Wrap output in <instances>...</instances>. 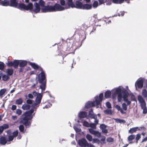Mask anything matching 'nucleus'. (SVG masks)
Returning a JSON list of instances; mask_svg holds the SVG:
<instances>
[{
  "label": "nucleus",
  "instance_id": "f257e3e1",
  "mask_svg": "<svg viewBox=\"0 0 147 147\" xmlns=\"http://www.w3.org/2000/svg\"><path fill=\"white\" fill-rule=\"evenodd\" d=\"M39 4V5L43 7L41 9V11L43 13L62 11L65 9L64 7L61 6L59 4L57 3H55L53 6L50 5L44 6L45 3L42 0H40Z\"/></svg>",
  "mask_w": 147,
  "mask_h": 147
},
{
  "label": "nucleus",
  "instance_id": "f03ea898",
  "mask_svg": "<svg viewBox=\"0 0 147 147\" xmlns=\"http://www.w3.org/2000/svg\"><path fill=\"white\" fill-rule=\"evenodd\" d=\"M103 94L102 93L100 94L98 96H96L95 97V100L93 102L89 101L86 103L85 105V107L86 109L94 107L95 105L98 106L103 100Z\"/></svg>",
  "mask_w": 147,
  "mask_h": 147
},
{
  "label": "nucleus",
  "instance_id": "7ed1b4c3",
  "mask_svg": "<svg viewBox=\"0 0 147 147\" xmlns=\"http://www.w3.org/2000/svg\"><path fill=\"white\" fill-rule=\"evenodd\" d=\"M38 81L41 84L40 88L42 90H44L45 89L46 83L45 74L43 73H40L38 75Z\"/></svg>",
  "mask_w": 147,
  "mask_h": 147
},
{
  "label": "nucleus",
  "instance_id": "20e7f679",
  "mask_svg": "<svg viewBox=\"0 0 147 147\" xmlns=\"http://www.w3.org/2000/svg\"><path fill=\"white\" fill-rule=\"evenodd\" d=\"M73 42L72 39L67 40L66 41L67 48L66 52L67 54L74 53L75 49H74V46H73Z\"/></svg>",
  "mask_w": 147,
  "mask_h": 147
},
{
  "label": "nucleus",
  "instance_id": "39448f33",
  "mask_svg": "<svg viewBox=\"0 0 147 147\" xmlns=\"http://www.w3.org/2000/svg\"><path fill=\"white\" fill-rule=\"evenodd\" d=\"M17 8L21 10L23 9L25 10H30L32 11L33 8V5L32 3H29L27 5L23 3H20L18 4Z\"/></svg>",
  "mask_w": 147,
  "mask_h": 147
},
{
  "label": "nucleus",
  "instance_id": "423d86ee",
  "mask_svg": "<svg viewBox=\"0 0 147 147\" xmlns=\"http://www.w3.org/2000/svg\"><path fill=\"white\" fill-rule=\"evenodd\" d=\"M34 111V109H32L30 110L25 112L23 114L22 116H24V117L30 119H32V117L31 115L33 113Z\"/></svg>",
  "mask_w": 147,
  "mask_h": 147
},
{
  "label": "nucleus",
  "instance_id": "0eeeda50",
  "mask_svg": "<svg viewBox=\"0 0 147 147\" xmlns=\"http://www.w3.org/2000/svg\"><path fill=\"white\" fill-rule=\"evenodd\" d=\"M123 94V98L124 101L127 102V105H129L131 104V101L129 100L127 97L129 95V93L126 90H123L122 92Z\"/></svg>",
  "mask_w": 147,
  "mask_h": 147
},
{
  "label": "nucleus",
  "instance_id": "6e6552de",
  "mask_svg": "<svg viewBox=\"0 0 147 147\" xmlns=\"http://www.w3.org/2000/svg\"><path fill=\"white\" fill-rule=\"evenodd\" d=\"M42 96L41 94L38 93V94L37 96L35 102L32 105V106L33 108H34L36 106L39 105L40 103L42 98Z\"/></svg>",
  "mask_w": 147,
  "mask_h": 147
},
{
  "label": "nucleus",
  "instance_id": "1a4fd4ad",
  "mask_svg": "<svg viewBox=\"0 0 147 147\" xmlns=\"http://www.w3.org/2000/svg\"><path fill=\"white\" fill-rule=\"evenodd\" d=\"M83 4L81 2L77 1L75 2V4L73 3L71 7L72 8H76L78 9H82Z\"/></svg>",
  "mask_w": 147,
  "mask_h": 147
},
{
  "label": "nucleus",
  "instance_id": "9d476101",
  "mask_svg": "<svg viewBox=\"0 0 147 147\" xmlns=\"http://www.w3.org/2000/svg\"><path fill=\"white\" fill-rule=\"evenodd\" d=\"M78 144L81 147L88 146L89 144L85 138H82L78 140Z\"/></svg>",
  "mask_w": 147,
  "mask_h": 147
},
{
  "label": "nucleus",
  "instance_id": "9b49d317",
  "mask_svg": "<svg viewBox=\"0 0 147 147\" xmlns=\"http://www.w3.org/2000/svg\"><path fill=\"white\" fill-rule=\"evenodd\" d=\"M29 64L31 65L32 67L34 69H39L41 71V73L43 72L45 74V72L43 71V69L40 66H39L37 64H36L35 63H33L31 62H30L29 63Z\"/></svg>",
  "mask_w": 147,
  "mask_h": 147
},
{
  "label": "nucleus",
  "instance_id": "f8f14e48",
  "mask_svg": "<svg viewBox=\"0 0 147 147\" xmlns=\"http://www.w3.org/2000/svg\"><path fill=\"white\" fill-rule=\"evenodd\" d=\"M90 133L95 136L98 138H100L101 136V134L98 131L94 130L93 129L90 128L89 129Z\"/></svg>",
  "mask_w": 147,
  "mask_h": 147
},
{
  "label": "nucleus",
  "instance_id": "ddd939ff",
  "mask_svg": "<svg viewBox=\"0 0 147 147\" xmlns=\"http://www.w3.org/2000/svg\"><path fill=\"white\" fill-rule=\"evenodd\" d=\"M90 133L95 136L98 138H100L101 136V134L98 131L94 130L93 129L90 128L89 129Z\"/></svg>",
  "mask_w": 147,
  "mask_h": 147
},
{
  "label": "nucleus",
  "instance_id": "4468645a",
  "mask_svg": "<svg viewBox=\"0 0 147 147\" xmlns=\"http://www.w3.org/2000/svg\"><path fill=\"white\" fill-rule=\"evenodd\" d=\"M144 80L143 79H141L137 81L135 84L136 87L137 86L138 88H141L143 87Z\"/></svg>",
  "mask_w": 147,
  "mask_h": 147
},
{
  "label": "nucleus",
  "instance_id": "2eb2a0df",
  "mask_svg": "<svg viewBox=\"0 0 147 147\" xmlns=\"http://www.w3.org/2000/svg\"><path fill=\"white\" fill-rule=\"evenodd\" d=\"M30 119L26 118V117H24L23 119V124L25 125L26 127H28L31 125V123L28 121L29 120H31Z\"/></svg>",
  "mask_w": 147,
  "mask_h": 147
},
{
  "label": "nucleus",
  "instance_id": "dca6fc26",
  "mask_svg": "<svg viewBox=\"0 0 147 147\" xmlns=\"http://www.w3.org/2000/svg\"><path fill=\"white\" fill-rule=\"evenodd\" d=\"M35 8L34 9H33L32 11L35 13H37L39 12L40 10V8L39 4L36 2L34 4Z\"/></svg>",
  "mask_w": 147,
  "mask_h": 147
},
{
  "label": "nucleus",
  "instance_id": "f3484780",
  "mask_svg": "<svg viewBox=\"0 0 147 147\" xmlns=\"http://www.w3.org/2000/svg\"><path fill=\"white\" fill-rule=\"evenodd\" d=\"M18 5L17 0H10L9 6L17 8Z\"/></svg>",
  "mask_w": 147,
  "mask_h": 147
},
{
  "label": "nucleus",
  "instance_id": "a211bd4d",
  "mask_svg": "<svg viewBox=\"0 0 147 147\" xmlns=\"http://www.w3.org/2000/svg\"><path fill=\"white\" fill-rule=\"evenodd\" d=\"M87 115V113L86 111H81L78 114V116L80 119L86 118Z\"/></svg>",
  "mask_w": 147,
  "mask_h": 147
},
{
  "label": "nucleus",
  "instance_id": "6ab92c4d",
  "mask_svg": "<svg viewBox=\"0 0 147 147\" xmlns=\"http://www.w3.org/2000/svg\"><path fill=\"white\" fill-rule=\"evenodd\" d=\"M88 116L90 118L94 119H97V116L93 113V109H91L89 111Z\"/></svg>",
  "mask_w": 147,
  "mask_h": 147
},
{
  "label": "nucleus",
  "instance_id": "aec40b11",
  "mask_svg": "<svg viewBox=\"0 0 147 147\" xmlns=\"http://www.w3.org/2000/svg\"><path fill=\"white\" fill-rule=\"evenodd\" d=\"M138 100L140 103L141 106L146 104V102L144 98L141 96H139L138 97Z\"/></svg>",
  "mask_w": 147,
  "mask_h": 147
},
{
  "label": "nucleus",
  "instance_id": "412c9836",
  "mask_svg": "<svg viewBox=\"0 0 147 147\" xmlns=\"http://www.w3.org/2000/svg\"><path fill=\"white\" fill-rule=\"evenodd\" d=\"M7 142L6 138L4 136H1L0 138V144L3 145H5Z\"/></svg>",
  "mask_w": 147,
  "mask_h": 147
},
{
  "label": "nucleus",
  "instance_id": "4be33fe9",
  "mask_svg": "<svg viewBox=\"0 0 147 147\" xmlns=\"http://www.w3.org/2000/svg\"><path fill=\"white\" fill-rule=\"evenodd\" d=\"M92 4H83L82 9L89 10L91 9L92 8Z\"/></svg>",
  "mask_w": 147,
  "mask_h": 147
},
{
  "label": "nucleus",
  "instance_id": "5701e85b",
  "mask_svg": "<svg viewBox=\"0 0 147 147\" xmlns=\"http://www.w3.org/2000/svg\"><path fill=\"white\" fill-rule=\"evenodd\" d=\"M31 106L27 104H23L22 107V109L24 110H28L30 109Z\"/></svg>",
  "mask_w": 147,
  "mask_h": 147
},
{
  "label": "nucleus",
  "instance_id": "b1692460",
  "mask_svg": "<svg viewBox=\"0 0 147 147\" xmlns=\"http://www.w3.org/2000/svg\"><path fill=\"white\" fill-rule=\"evenodd\" d=\"M27 64V62L25 60L21 61H19V65L20 67H23L26 66Z\"/></svg>",
  "mask_w": 147,
  "mask_h": 147
},
{
  "label": "nucleus",
  "instance_id": "393cba45",
  "mask_svg": "<svg viewBox=\"0 0 147 147\" xmlns=\"http://www.w3.org/2000/svg\"><path fill=\"white\" fill-rule=\"evenodd\" d=\"M19 64V61L18 60H15L13 61V66L14 68L16 69L18 68Z\"/></svg>",
  "mask_w": 147,
  "mask_h": 147
},
{
  "label": "nucleus",
  "instance_id": "a878e982",
  "mask_svg": "<svg viewBox=\"0 0 147 147\" xmlns=\"http://www.w3.org/2000/svg\"><path fill=\"white\" fill-rule=\"evenodd\" d=\"M135 137L134 135H131L128 136L127 138L128 141L129 142V143H132L133 142L132 141L134 139Z\"/></svg>",
  "mask_w": 147,
  "mask_h": 147
},
{
  "label": "nucleus",
  "instance_id": "bb28decb",
  "mask_svg": "<svg viewBox=\"0 0 147 147\" xmlns=\"http://www.w3.org/2000/svg\"><path fill=\"white\" fill-rule=\"evenodd\" d=\"M1 4L3 6H9V3L7 0H4L1 2Z\"/></svg>",
  "mask_w": 147,
  "mask_h": 147
},
{
  "label": "nucleus",
  "instance_id": "cd10ccee",
  "mask_svg": "<svg viewBox=\"0 0 147 147\" xmlns=\"http://www.w3.org/2000/svg\"><path fill=\"white\" fill-rule=\"evenodd\" d=\"M111 92L110 91L108 90L106 91L105 94V97L106 98H110L111 95Z\"/></svg>",
  "mask_w": 147,
  "mask_h": 147
},
{
  "label": "nucleus",
  "instance_id": "c85d7f7f",
  "mask_svg": "<svg viewBox=\"0 0 147 147\" xmlns=\"http://www.w3.org/2000/svg\"><path fill=\"white\" fill-rule=\"evenodd\" d=\"M0 75L2 76V80L4 81H6L9 79V77L8 76L3 74L2 73H0Z\"/></svg>",
  "mask_w": 147,
  "mask_h": 147
},
{
  "label": "nucleus",
  "instance_id": "c756f323",
  "mask_svg": "<svg viewBox=\"0 0 147 147\" xmlns=\"http://www.w3.org/2000/svg\"><path fill=\"white\" fill-rule=\"evenodd\" d=\"M115 108L119 111H120L121 113L122 114L126 113V112H124L123 109H121V107L118 105H116L115 106Z\"/></svg>",
  "mask_w": 147,
  "mask_h": 147
},
{
  "label": "nucleus",
  "instance_id": "7c9ffc66",
  "mask_svg": "<svg viewBox=\"0 0 147 147\" xmlns=\"http://www.w3.org/2000/svg\"><path fill=\"white\" fill-rule=\"evenodd\" d=\"M141 109L143 110V113L146 114L147 113V108L146 107V104L143 105L141 106Z\"/></svg>",
  "mask_w": 147,
  "mask_h": 147
},
{
  "label": "nucleus",
  "instance_id": "2f4dec72",
  "mask_svg": "<svg viewBox=\"0 0 147 147\" xmlns=\"http://www.w3.org/2000/svg\"><path fill=\"white\" fill-rule=\"evenodd\" d=\"M138 127H136L131 128L129 131V133L132 134L136 132L138 129Z\"/></svg>",
  "mask_w": 147,
  "mask_h": 147
},
{
  "label": "nucleus",
  "instance_id": "473e14b6",
  "mask_svg": "<svg viewBox=\"0 0 147 147\" xmlns=\"http://www.w3.org/2000/svg\"><path fill=\"white\" fill-rule=\"evenodd\" d=\"M23 102L22 99L20 98L16 100V104L18 105H21Z\"/></svg>",
  "mask_w": 147,
  "mask_h": 147
},
{
  "label": "nucleus",
  "instance_id": "72a5a7b5",
  "mask_svg": "<svg viewBox=\"0 0 147 147\" xmlns=\"http://www.w3.org/2000/svg\"><path fill=\"white\" fill-rule=\"evenodd\" d=\"M7 73L8 75L11 76H12L13 72V70L12 69H8L7 70Z\"/></svg>",
  "mask_w": 147,
  "mask_h": 147
},
{
  "label": "nucleus",
  "instance_id": "f704fd0d",
  "mask_svg": "<svg viewBox=\"0 0 147 147\" xmlns=\"http://www.w3.org/2000/svg\"><path fill=\"white\" fill-rule=\"evenodd\" d=\"M141 138V134H138L136 135V137L135 138L136 143L137 144L138 142V140Z\"/></svg>",
  "mask_w": 147,
  "mask_h": 147
},
{
  "label": "nucleus",
  "instance_id": "c9c22d12",
  "mask_svg": "<svg viewBox=\"0 0 147 147\" xmlns=\"http://www.w3.org/2000/svg\"><path fill=\"white\" fill-rule=\"evenodd\" d=\"M142 94L144 97L147 98V91L146 89H144L142 90Z\"/></svg>",
  "mask_w": 147,
  "mask_h": 147
},
{
  "label": "nucleus",
  "instance_id": "e433bc0d",
  "mask_svg": "<svg viewBox=\"0 0 147 147\" xmlns=\"http://www.w3.org/2000/svg\"><path fill=\"white\" fill-rule=\"evenodd\" d=\"M128 105H127H127H126L125 103H123L122 104V109H123V110L125 111H126L127 110V107Z\"/></svg>",
  "mask_w": 147,
  "mask_h": 147
},
{
  "label": "nucleus",
  "instance_id": "4c0bfd02",
  "mask_svg": "<svg viewBox=\"0 0 147 147\" xmlns=\"http://www.w3.org/2000/svg\"><path fill=\"white\" fill-rule=\"evenodd\" d=\"M86 138L89 141H91L92 140V136L89 134H87Z\"/></svg>",
  "mask_w": 147,
  "mask_h": 147
},
{
  "label": "nucleus",
  "instance_id": "58836bf2",
  "mask_svg": "<svg viewBox=\"0 0 147 147\" xmlns=\"http://www.w3.org/2000/svg\"><path fill=\"white\" fill-rule=\"evenodd\" d=\"M121 89L120 88H118L116 89L114 92V93L116 94H121Z\"/></svg>",
  "mask_w": 147,
  "mask_h": 147
},
{
  "label": "nucleus",
  "instance_id": "ea45409f",
  "mask_svg": "<svg viewBox=\"0 0 147 147\" xmlns=\"http://www.w3.org/2000/svg\"><path fill=\"white\" fill-rule=\"evenodd\" d=\"M5 64L3 62H0V70H3L5 68Z\"/></svg>",
  "mask_w": 147,
  "mask_h": 147
},
{
  "label": "nucleus",
  "instance_id": "a19ab883",
  "mask_svg": "<svg viewBox=\"0 0 147 147\" xmlns=\"http://www.w3.org/2000/svg\"><path fill=\"white\" fill-rule=\"evenodd\" d=\"M6 90L5 88L2 89L0 90V96L3 95L5 92Z\"/></svg>",
  "mask_w": 147,
  "mask_h": 147
},
{
  "label": "nucleus",
  "instance_id": "79ce46f5",
  "mask_svg": "<svg viewBox=\"0 0 147 147\" xmlns=\"http://www.w3.org/2000/svg\"><path fill=\"white\" fill-rule=\"evenodd\" d=\"M123 98V96L121 93L119 94H118V100L119 102H121L122 98Z\"/></svg>",
  "mask_w": 147,
  "mask_h": 147
},
{
  "label": "nucleus",
  "instance_id": "37998d69",
  "mask_svg": "<svg viewBox=\"0 0 147 147\" xmlns=\"http://www.w3.org/2000/svg\"><path fill=\"white\" fill-rule=\"evenodd\" d=\"M107 141L109 143H112L114 141V139L111 137H109L107 138Z\"/></svg>",
  "mask_w": 147,
  "mask_h": 147
},
{
  "label": "nucleus",
  "instance_id": "c03bdc74",
  "mask_svg": "<svg viewBox=\"0 0 147 147\" xmlns=\"http://www.w3.org/2000/svg\"><path fill=\"white\" fill-rule=\"evenodd\" d=\"M89 127H90L93 129H96V124L94 123H90L89 124Z\"/></svg>",
  "mask_w": 147,
  "mask_h": 147
},
{
  "label": "nucleus",
  "instance_id": "a18cd8bd",
  "mask_svg": "<svg viewBox=\"0 0 147 147\" xmlns=\"http://www.w3.org/2000/svg\"><path fill=\"white\" fill-rule=\"evenodd\" d=\"M98 6V3L97 1H95L93 3L92 6L94 8H96Z\"/></svg>",
  "mask_w": 147,
  "mask_h": 147
},
{
  "label": "nucleus",
  "instance_id": "49530a36",
  "mask_svg": "<svg viewBox=\"0 0 147 147\" xmlns=\"http://www.w3.org/2000/svg\"><path fill=\"white\" fill-rule=\"evenodd\" d=\"M33 100H31L30 99H28L26 100V103L27 104H29V105L33 104Z\"/></svg>",
  "mask_w": 147,
  "mask_h": 147
},
{
  "label": "nucleus",
  "instance_id": "de8ad7c7",
  "mask_svg": "<svg viewBox=\"0 0 147 147\" xmlns=\"http://www.w3.org/2000/svg\"><path fill=\"white\" fill-rule=\"evenodd\" d=\"M67 4L70 7H71L74 3L73 2V0H67Z\"/></svg>",
  "mask_w": 147,
  "mask_h": 147
},
{
  "label": "nucleus",
  "instance_id": "09e8293b",
  "mask_svg": "<svg viewBox=\"0 0 147 147\" xmlns=\"http://www.w3.org/2000/svg\"><path fill=\"white\" fill-rule=\"evenodd\" d=\"M18 130H16L13 132L12 136H13V137H16L18 135Z\"/></svg>",
  "mask_w": 147,
  "mask_h": 147
},
{
  "label": "nucleus",
  "instance_id": "8fccbe9b",
  "mask_svg": "<svg viewBox=\"0 0 147 147\" xmlns=\"http://www.w3.org/2000/svg\"><path fill=\"white\" fill-rule=\"evenodd\" d=\"M89 123L86 121H84L83 122V125L84 126L87 127H89Z\"/></svg>",
  "mask_w": 147,
  "mask_h": 147
},
{
  "label": "nucleus",
  "instance_id": "3c124183",
  "mask_svg": "<svg viewBox=\"0 0 147 147\" xmlns=\"http://www.w3.org/2000/svg\"><path fill=\"white\" fill-rule=\"evenodd\" d=\"M19 129L21 132H23L24 130V127L22 125H20L19 127Z\"/></svg>",
  "mask_w": 147,
  "mask_h": 147
},
{
  "label": "nucleus",
  "instance_id": "603ef678",
  "mask_svg": "<svg viewBox=\"0 0 147 147\" xmlns=\"http://www.w3.org/2000/svg\"><path fill=\"white\" fill-rule=\"evenodd\" d=\"M3 128V130L4 129H6L8 128L9 127V126L8 124H5L1 126Z\"/></svg>",
  "mask_w": 147,
  "mask_h": 147
},
{
  "label": "nucleus",
  "instance_id": "864d4df0",
  "mask_svg": "<svg viewBox=\"0 0 147 147\" xmlns=\"http://www.w3.org/2000/svg\"><path fill=\"white\" fill-rule=\"evenodd\" d=\"M100 127L102 130L103 129H106L107 126L104 124H102L100 125Z\"/></svg>",
  "mask_w": 147,
  "mask_h": 147
},
{
  "label": "nucleus",
  "instance_id": "5fc2aeb1",
  "mask_svg": "<svg viewBox=\"0 0 147 147\" xmlns=\"http://www.w3.org/2000/svg\"><path fill=\"white\" fill-rule=\"evenodd\" d=\"M60 4L61 5H60L61 6H64L65 5V2L64 0H60Z\"/></svg>",
  "mask_w": 147,
  "mask_h": 147
},
{
  "label": "nucleus",
  "instance_id": "6e6d98bb",
  "mask_svg": "<svg viewBox=\"0 0 147 147\" xmlns=\"http://www.w3.org/2000/svg\"><path fill=\"white\" fill-rule=\"evenodd\" d=\"M22 113V111L19 109H18L16 111V113L18 115H20Z\"/></svg>",
  "mask_w": 147,
  "mask_h": 147
},
{
  "label": "nucleus",
  "instance_id": "4d7b16f0",
  "mask_svg": "<svg viewBox=\"0 0 147 147\" xmlns=\"http://www.w3.org/2000/svg\"><path fill=\"white\" fill-rule=\"evenodd\" d=\"M106 106L108 108H111V105L110 103L109 102H107L106 103Z\"/></svg>",
  "mask_w": 147,
  "mask_h": 147
},
{
  "label": "nucleus",
  "instance_id": "13d9d810",
  "mask_svg": "<svg viewBox=\"0 0 147 147\" xmlns=\"http://www.w3.org/2000/svg\"><path fill=\"white\" fill-rule=\"evenodd\" d=\"M138 129L139 130L143 131L145 130L146 128L144 127H141L139 128L138 127Z\"/></svg>",
  "mask_w": 147,
  "mask_h": 147
},
{
  "label": "nucleus",
  "instance_id": "bf43d9fd",
  "mask_svg": "<svg viewBox=\"0 0 147 147\" xmlns=\"http://www.w3.org/2000/svg\"><path fill=\"white\" fill-rule=\"evenodd\" d=\"M88 28V27L85 24H84L82 25L83 28H82V29L83 30H86Z\"/></svg>",
  "mask_w": 147,
  "mask_h": 147
},
{
  "label": "nucleus",
  "instance_id": "052dcab7",
  "mask_svg": "<svg viewBox=\"0 0 147 147\" xmlns=\"http://www.w3.org/2000/svg\"><path fill=\"white\" fill-rule=\"evenodd\" d=\"M7 65L9 67L13 66V61H9Z\"/></svg>",
  "mask_w": 147,
  "mask_h": 147
},
{
  "label": "nucleus",
  "instance_id": "680f3d73",
  "mask_svg": "<svg viewBox=\"0 0 147 147\" xmlns=\"http://www.w3.org/2000/svg\"><path fill=\"white\" fill-rule=\"evenodd\" d=\"M14 137L12 136H9L8 137L9 141H12L14 138Z\"/></svg>",
  "mask_w": 147,
  "mask_h": 147
},
{
  "label": "nucleus",
  "instance_id": "e2e57ef3",
  "mask_svg": "<svg viewBox=\"0 0 147 147\" xmlns=\"http://www.w3.org/2000/svg\"><path fill=\"white\" fill-rule=\"evenodd\" d=\"M28 97L29 98L32 99L33 98V96L32 94L30 93L28 95Z\"/></svg>",
  "mask_w": 147,
  "mask_h": 147
},
{
  "label": "nucleus",
  "instance_id": "0e129e2a",
  "mask_svg": "<svg viewBox=\"0 0 147 147\" xmlns=\"http://www.w3.org/2000/svg\"><path fill=\"white\" fill-rule=\"evenodd\" d=\"M99 5L104 4L105 3L104 0H98Z\"/></svg>",
  "mask_w": 147,
  "mask_h": 147
},
{
  "label": "nucleus",
  "instance_id": "69168bd1",
  "mask_svg": "<svg viewBox=\"0 0 147 147\" xmlns=\"http://www.w3.org/2000/svg\"><path fill=\"white\" fill-rule=\"evenodd\" d=\"M16 106L15 105L12 106L11 109L13 111H14L16 109Z\"/></svg>",
  "mask_w": 147,
  "mask_h": 147
},
{
  "label": "nucleus",
  "instance_id": "338daca9",
  "mask_svg": "<svg viewBox=\"0 0 147 147\" xmlns=\"http://www.w3.org/2000/svg\"><path fill=\"white\" fill-rule=\"evenodd\" d=\"M116 121L117 123H121L123 122V120L122 119H116Z\"/></svg>",
  "mask_w": 147,
  "mask_h": 147
},
{
  "label": "nucleus",
  "instance_id": "774afa93",
  "mask_svg": "<svg viewBox=\"0 0 147 147\" xmlns=\"http://www.w3.org/2000/svg\"><path fill=\"white\" fill-rule=\"evenodd\" d=\"M102 132L104 133L107 134L108 133V130L106 129H103L102 130Z\"/></svg>",
  "mask_w": 147,
  "mask_h": 147
}]
</instances>
